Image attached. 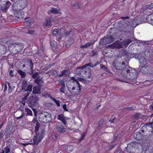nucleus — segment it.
I'll list each match as a JSON object with an SVG mask.
<instances>
[{"label": "nucleus", "mask_w": 153, "mask_h": 153, "mask_svg": "<svg viewBox=\"0 0 153 153\" xmlns=\"http://www.w3.org/2000/svg\"><path fill=\"white\" fill-rule=\"evenodd\" d=\"M33 86L32 85H29L27 87V88L26 89V90L31 92L32 91Z\"/></svg>", "instance_id": "37998d69"}, {"label": "nucleus", "mask_w": 153, "mask_h": 153, "mask_svg": "<svg viewBox=\"0 0 153 153\" xmlns=\"http://www.w3.org/2000/svg\"><path fill=\"white\" fill-rule=\"evenodd\" d=\"M147 131L146 126H144L142 127L141 129V131L142 133H144Z\"/></svg>", "instance_id": "8fccbe9b"}, {"label": "nucleus", "mask_w": 153, "mask_h": 153, "mask_svg": "<svg viewBox=\"0 0 153 153\" xmlns=\"http://www.w3.org/2000/svg\"><path fill=\"white\" fill-rule=\"evenodd\" d=\"M74 6L75 7V9H79L82 7L81 3L77 2L74 4Z\"/></svg>", "instance_id": "c85d7f7f"}, {"label": "nucleus", "mask_w": 153, "mask_h": 153, "mask_svg": "<svg viewBox=\"0 0 153 153\" xmlns=\"http://www.w3.org/2000/svg\"><path fill=\"white\" fill-rule=\"evenodd\" d=\"M57 119L61 121H64L65 117L63 114H61L58 115Z\"/></svg>", "instance_id": "58836bf2"}, {"label": "nucleus", "mask_w": 153, "mask_h": 153, "mask_svg": "<svg viewBox=\"0 0 153 153\" xmlns=\"http://www.w3.org/2000/svg\"><path fill=\"white\" fill-rule=\"evenodd\" d=\"M39 120L42 122L48 123L51 121L52 117L49 114L44 112L39 114Z\"/></svg>", "instance_id": "f03ea898"}, {"label": "nucleus", "mask_w": 153, "mask_h": 153, "mask_svg": "<svg viewBox=\"0 0 153 153\" xmlns=\"http://www.w3.org/2000/svg\"><path fill=\"white\" fill-rule=\"evenodd\" d=\"M12 9L13 11H17L22 9L19 3L16 0L12 5Z\"/></svg>", "instance_id": "0eeeda50"}, {"label": "nucleus", "mask_w": 153, "mask_h": 153, "mask_svg": "<svg viewBox=\"0 0 153 153\" xmlns=\"http://www.w3.org/2000/svg\"><path fill=\"white\" fill-rule=\"evenodd\" d=\"M100 66L101 68L102 69H103L105 71L106 69H107V68L104 65L102 64H100Z\"/></svg>", "instance_id": "338daca9"}, {"label": "nucleus", "mask_w": 153, "mask_h": 153, "mask_svg": "<svg viewBox=\"0 0 153 153\" xmlns=\"http://www.w3.org/2000/svg\"><path fill=\"white\" fill-rule=\"evenodd\" d=\"M52 99L54 102L59 107L60 106V101L59 100H57L55 98H53Z\"/></svg>", "instance_id": "a18cd8bd"}, {"label": "nucleus", "mask_w": 153, "mask_h": 153, "mask_svg": "<svg viewBox=\"0 0 153 153\" xmlns=\"http://www.w3.org/2000/svg\"><path fill=\"white\" fill-rule=\"evenodd\" d=\"M26 63L27 65L30 68H32V69L33 68V64L31 60H27Z\"/></svg>", "instance_id": "72a5a7b5"}, {"label": "nucleus", "mask_w": 153, "mask_h": 153, "mask_svg": "<svg viewBox=\"0 0 153 153\" xmlns=\"http://www.w3.org/2000/svg\"><path fill=\"white\" fill-rule=\"evenodd\" d=\"M25 19L26 20L24 22L25 25H29L32 24L33 22V19L29 18H26Z\"/></svg>", "instance_id": "dca6fc26"}, {"label": "nucleus", "mask_w": 153, "mask_h": 153, "mask_svg": "<svg viewBox=\"0 0 153 153\" xmlns=\"http://www.w3.org/2000/svg\"><path fill=\"white\" fill-rule=\"evenodd\" d=\"M40 127V124L39 122H37L36 124V126L35 127V131L36 132V134H37V132L38 131L39 127Z\"/></svg>", "instance_id": "473e14b6"}, {"label": "nucleus", "mask_w": 153, "mask_h": 153, "mask_svg": "<svg viewBox=\"0 0 153 153\" xmlns=\"http://www.w3.org/2000/svg\"><path fill=\"white\" fill-rule=\"evenodd\" d=\"M148 137H153V130L149 131V133L148 134Z\"/></svg>", "instance_id": "052dcab7"}, {"label": "nucleus", "mask_w": 153, "mask_h": 153, "mask_svg": "<svg viewBox=\"0 0 153 153\" xmlns=\"http://www.w3.org/2000/svg\"><path fill=\"white\" fill-rule=\"evenodd\" d=\"M11 5L10 2L8 1H6L5 2L3 3L2 4H1L0 9L3 12H6Z\"/></svg>", "instance_id": "423d86ee"}, {"label": "nucleus", "mask_w": 153, "mask_h": 153, "mask_svg": "<svg viewBox=\"0 0 153 153\" xmlns=\"http://www.w3.org/2000/svg\"><path fill=\"white\" fill-rule=\"evenodd\" d=\"M98 64L96 62H90L88 64H87V66H89L91 68H94Z\"/></svg>", "instance_id": "e433bc0d"}, {"label": "nucleus", "mask_w": 153, "mask_h": 153, "mask_svg": "<svg viewBox=\"0 0 153 153\" xmlns=\"http://www.w3.org/2000/svg\"><path fill=\"white\" fill-rule=\"evenodd\" d=\"M121 55L123 56H128V55L129 54V53L127 52L124 49H122L120 52Z\"/></svg>", "instance_id": "f704fd0d"}, {"label": "nucleus", "mask_w": 153, "mask_h": 153, "mask_svg": "<svg viewBox=\"0 0 153 153\" xmlns=\"http://www.w3.org/2000/svg\"><path fill=\"white\" fill-rule=\"evenodd\" d=\"M121 63L120 62L118 61V59H116L114 61L113 65L116 69L119 70V69L122 68L120 67Z\"/></svg>", "instance_id": "9d476101"}, {"label": "nucleus", "mask_w": 153, "mask_h": 153, "mask_svg": "<svg viewBox=\"0 0 153 153\" xmlns=\"http://www.w3.org/2000/svg\"><path fill=\"white\" fill-rule=\"evenodd\" d=\"M104 42H105V39H104V37L102 38L100 41L99 44L100 45H102L104 44Z\"/></svg>", "instance_id": "de8ad7c7"}, {"label": "nucleus", "mask_w": 153, "mask_h": 153, "mask_svg": "<svg viewBox=\"0 0 153 153\" xmlns=\"http://www.w3.org/2000/svg\"><path fill=\"white\" fill-rule=\"evenodd\" d=\"M136 108V106L135 105H132L131 107H127L126 109L128 110H134Z\"/></svg>", "instance_id": "09e8293b"}, {"label": "nucleus", "mask_w": 153, "mask_h": 153, "mask_svg": "<svg viewBox=\"0 0 153 153\" xmlns=\"http://www.w3.org/2000/svg\"><path fill=\"white\" fill-rule=\"evenodd\" d=\"M147 8L151 9L153 8V3H151L147 6Z\"/></svg>", "instance_id": "774afa93"}, {"label": "nucleus", "mask_w": 153, "mask_h": 153, "mask_svg": "<svg viewBox=\"0 0 153 153\" xmlns=\"http://www.w3.org/2000/svg\"><path fill=\"white\" fill-rule=\"evenodd\" d=\"M128 69H129V68H128V69H125V70H122L121 72V75L124 78H126V77H125L124 76V75H123H123H124V74H125V75H128V74L127 72H126V71L127 70H128Z\"/></svg>", "instance_id": "79ce46f5"}, {"label": "nucleus", "mask_w": 153, "mask_h": 153, "mask_svg": "<svg viewBox=\"0 0 153 153\" xmlns=\"http://www.w3.org/2000/svg\"><path fill=\"white\" fill-rule=\"evenodd\" d=\"M128 75H123L126 77V79H135L137 77L138 74L136 70L132 68H129V69L126 71Z\"/></svg>", "instance_id": "f257e3e1"}, {"label": "nucleus", "mask_w": 153, "mask_h": 153, "mask_svg": "<svg viewBox=\"0 0 153 153\" xmlns=\"http://www.w3.org/2000/svg\"><path fill=\"white\" fill-rule=\"evenodd\" d=\"M11 47L13 48L15 50V53L21 52L23 48V46L21 43H18L10 44Z\"/></svg>", "instance_id": "39448f33"}, {"label": "nucleus", "mask_w": 153, "mask_h": 153, "mask_svg": "<svg viewBox=\"0 0 153 153\" xmlns=\"http://www.w3.org/2000/svg\"><path fill=\"white\" fill-rule=\"evenodd\" d=\"M60 83L61 84V88L60 89V91L62 93H64L65 91V86L64 82L62 81Z\"/></svg>", "instance_id": "b1692460"}, {"label": "nucleus", "mask_w": 153, "mask_h": 153, "mask_svg": "<svg viewBox=\"0 0 153 153\" xmlns=\"http://www.w3.org/2000/svg\"><path fill=\"white\" fill-rule=\"evenodd\" d=\"M142 67L140 70V72L144 74H146L147 73V69L149 67L148 65H146V66H142Z\"/></svg>", "instance_id": "5701e85b"}, {"label": "nucleus", "mask_w": 153, "mask_h": 153, "mask_svg": "<svg viewBox=\"0 0 153 153\" xmlns=\"http://www.w3.org/2000/svg\"><path fill=\"white\" fill-rule=\"evenodd\" d=\"M13 130V127H11V126H10L9 125L8 127H7V129H6L5 133L6 134H10Z\"/></svg>", "instance_id": "bb28decb"}, {"label": "nucleus", "mask_w": 153, "mask_h": 153, "mask_svg": "<svg viewBox=\"0 0 153 153\" xmlns=\"http://www.w3.org/2000/svg\"><path fill=\"white\" fill-rule=\"evenodd\" d=\"M146 20L147 22L153 25V14L149 15L146 16Z\"/></svg>", "instance_id": "f3484780"}, {"label": "nucleus", "mask_w": 153, "mask_h": 153, "mask_svg": "<svg viewBox=\"0 0 153 153\" xmlns=\"http://www.w3.org/2000/svg\"><path fill=\"white\" fill-rule=\"evenodd\" d=\"M46 74H49V75L53 74L55 76H57L58 75L57 73L54 70H52L46 73Z\"/></svg>", "instance_id": "c9c22d12"}, {"label": "nucleus", "mask_w": 153, "mask_h": 153, "mask_svg": "<svg viewBox=\"0 0 153 153\" xmlns=\"http://www.w3.org/2000/svg\"><path fill=\"white\" fill-rule=\"evenodd\" d=\"M138 19H136L134 20L132 22V25L133 27H135L139 24L141 23V21H139V20L138 21Z\"/></svg>", "instance_id": "4be33fe9"}, {"label": "nucleus", "mask_w": 153, "mask_h": 153, "mask_svg": "<svg viewBox=\"0 0 153 153\" xmlns=\"http://www.w3.org/2000/svg\"><path fill=\"white\" fill-rule=\"evenodd\" d=\"M51 21L49 17H47L45 22L44 23V25L45 26H48L51 25Z\"/></svg>", "instance_id": "cd10ccee"}, {"label": "nucleus", "mask_w": 153, "mask_h": 153, "mask_svg": "<svg viewBox=\"0 0 153 153\" xmlns=\"http://www.w3.org/2000/svg\"><path fill=\"white\" fill-rule=\"evenodd\" d=\"M33 68L32 69V68H30L27 71V73L30 75H32L33 74Z\"/></svg>", "instance_id": "864d4df0"}, {"label": "nucleus", "mask_w": 153, "mask_h": 153, "mask_svg": "<svg viewBox=\"0 0 153 153\" xmlns=\"http://www.w3.org/2000/svg\"><path fill=\"white\" fill-rule=\"evenodd\" d=\"M34 82L38 84L40 87L42 86L43 83L44 81L42 80V78H40L39 76H38L37 78L34 80Z\"/></svg>", "instance_id": "ddd939ff"}, {"label": "nucleus", "mask_w": 153, "mask_h": 153, "mask_svg": "<svg viewBox=\"0 0 153 153\" xmlns=\"http://www.w3.org/2000/svg\"><path fill=\"white\" fill-rule=\"evenodd\" d=\"M19 3L22 9L25 7L28 4L27 0H16Z\"/></svg>", "instance_id": "6e6552de"}, {"label": "nucleus", "mask_w": 153, "mask_h": 153, "mask_svg": "<svg viewBox=\"0 0 153 153\" xmlns=\"http://www.w3.org/2000/svg\"><path fill=\"white\" fill-rule=\"evenodd\" d=\"M25 111L27 112L26 115H29L30 116L33 115V113L31 110L29 108H25Z\"/></svg>", "instance_id": "7c9ffc66"}, {"label": "nucleus", "mask_w": 153, "mask_h": 153, "mask_svg": "<svg viewBox=\"0 0 153 153\" xmlns=\"http://www.w3.org/2000/svg\"><path fill=\"white\" fill-rule=\"evenodd\" d=\"M1 49H2L4 51H0V56L1 55L4 54L6 50V48L3 45L2 46V48Z\"/></svg>", "instance_id": "49530a36"}, {"label": "nucleus", "mask_w": 153, "mask_h": 153, "mask_svg": "<svg viewBox=\"0 0 153 153\" xmlns=\"http://www.w3.org/2000/svg\"><path fill=\"white\" fill-rule=\"evenodd\" d=\"M33 140L34 142L33 144L37 145V137L36 136H35L34 138L33 139Z\"/></svg>", "instance_id": "6e6d98bb"}, {"label": "nucleus", "mask_w": 153, "mask_h": 153, "mask_svg": "<svg viewBox=\"0 0 153 153\" xmlns=\"http://www.w3.org/2000/svg\"><path fill=\"white\" fill-rule=\"evenodd\" d=\"M35 31L34 30H27V32L26 33H28L30 35H32L35 33Z\"/></svg>", "instance_id": "13d9d810"}, {"label": "nucleus", "mask_w": 153, "mask_h": 153, "mask_svg": "<svg viewBox=\"0 0 153 153\" xmlns=\"http://www.w3.org/2000/svg\"><path fill=\"white\" fill-rule=\"evenodd\" d=\"M103 120L102 119L100 120L98 122V125L99 126H101L103 123Z\"/></svg>", "instance_id": "69168bd1"}, {"label": "nucleus", "mask_w": 153, "mask_h": 153, "mask_svg": "<svg viewBox=\"0 0 153 153\" xmlns=\"http://www.w3.org/2000/svg\"><path fill=\"white\" fill-rule=\"evenodd\" d=\"M104 39H105V42L107 44L110 43L114 41L115 39L114 37L111 35L105 36L104 37Z\"/></svg>", "instance_id": "1a4fd4ad"}, {"label": "nucleus", "mask_w": 153, "mask_h": 153, "mask_svg": "<svg viewBox=\"0 0 153 153\" xmlns=\"http://www.w3.org/2000/svg\"><path fill=\"white\" fill-rule=\"evenodd\" d=\"M17 72L21 76V78H24L25 77L26 75L25 72L23 71H22L20 70H18Z\"/></svg>", "instance_id": "aec40b11"}, {"label": "nucleus", "mask_w": 153, "mask_h": 153, "mask_svg": "<svg viewBox=\"0 0 153 153\" xmlns=\"http://www.w3.org/2000/svg\"><path fill=\"white\" fill-rule=\"evenodd\" d=\"M23 91H24V92L23 94L24 97L28 98L27 97L29 95L31 92L26 90V89H25V90Z\"/></svg>", "instance_id": "ea45409f"}, {"label": "nucleus", "mask_w": 153, "mask_h": 153, "mask_svg": "<svg viewBox=\"0 0 153 153\" xmlns=\"http://www.w3.org/2000/svg\"><path fill=\"white\" fill-rule=\"evenodd\" d=\"M95 42V41L91 40L89 42H87L85 45H82L80 46V48H86L88 47H90L91 45L94 44Z\"/></svg>", "instance_id": "f8f14e48"}, {"label": "nucleus", "mask_w": 153, "mask_h": 153, "mask_svg": "<svg viewBox=\"0 0 153 153\" xmlns=\"http://www.w3.org/2000/svg\"><path fill=\"white\" fill-rule=\"evenodd\" d=\"M4 150L5 153H9L10 151V149L7 147H5Z\"/></svg>", "instance_id": "4d7b16f0"}, {"label": "nucleus", "mask_w": 153, "mask_h": 153, "mask_svg": "<svg viewBox=\"0 0 153 153\" xmlns=\"http://www.w3.org/2000/svg\"><path fill=\"white\" fill-rule=\"evenodd\" d=\"M134 137L136 139L140 140L143 138V135L140 132H137L134 134Z\"/></svg>", "instance_id": "4468645a"}, {"label": "nucleus", "mask_w": 153, "mask_h": 153, "mask_svg": "<svg viewBox=\"0 0 153 153\" xmlns=\"http://www.w3.org/2000/svg\"><path fill=\"white\" fill-rule=\"evenodd\" d=\"M77 83L78 84V87H77V88H79L78 89H76V91H73L71 92V94L74 95H79L80 93V91H81V86L79 84V82H78L77 81H76Z\"/></svg>", "instance_id": "2eb2a0df"}, {"label": "nucleus", "mask_w": 153, "mask_h": 153, "mask_svg": "<svg viewBox=\"0 0 153 153\" xmlns=\"http://www.w3.org/2000/svg\"><path fill=\"white\" fill-rule=\"evenodd\" d=\"M48 13L53 14H58L59 13V10L56 8H52L48 11Z\"/></svg>", "instance_id": "412c9836"}, {"label": "nucleus", "mask_w": 153, "mask_h": 153, "mask_svg": "<svg viewBox=\"0 0 153 153\" xmlns=\"http://www.w3.org/2000/svg\"><path fill=\"white\" fill-rule=\"evenodd\" d=\"M59 31H60V35H62L64 34L65 32V29L64 28H62L59 30Z\"/></svg>", "instance_id": "bf43d9fd"}, {"label": "nucleus", "mask_w": 153, "mask_h": 153, "mask_svg": "<svg viewBox=\"0 0 153 153\" xmlns=\"http://www.w3.org/2000/svg\"><path fill=\"white\" fill-rule=\"evenodd\" d=\"M116 47L117 48H120L122 47V46L121 43L120 42H116Z\"/></svg>", "instance_id": "3c124183"}, {"label": "nucleus", "mask_w": 153, "mask_h": 153, "mask_svg": "<svg viewBox=\"0 0 153 153\" xmlns=\"http://www.w3.org/2000/svg\"><path fill=\"white\" fill-rule=\"evenodd\" d=\"M86 133L84 132L82 135V136L81 137V138L79 139V142H80L82 140H83V139L85 138V136Z\"/></svg>", "instance_id": "603ef678"}, {"label": "nucleus", "mask_w": 153, "mask_h": 153, "mask_svg": "<svg viewBox=\"0 0 153 153\" xmlns=\"http://www.w3.org/2000/svg\"><path fill=\"white\" fill-rule=\"evenodd\" d=\"M70 74L69 71L68 70H64L62 72L61 74L59 75V76L61 77L63 75L69 76Z\"/></svg>", "instance_id": "393cba45"}, {"label": "nucleus", "mask_w": 153, "mask_h": 153, "mask_svg": "<svg viewBox=\"0 0 153 153\" xmlns=\"http://www.w3.org/2000/svg\"><path fill=\"white\" fill-rule=\"evenodd\" d=\"M38 73L35 72L32 75H31V76L33 79H35L37 77V76H38Z\"/></svg>", "instance_id": "5fc2aeb1"}, {"label": "nucleus", "mask_w": 153, "mask_h": 153, "mask_svg": "<svg viewBox=\"0 0 153 153\" xmlns=\"http://www.w3.org/2000/svg\"><path fill=\"white\" fill-rule=\"evenodd\" d=\"M27 98L24 97L21 99V102L22 104V105L24 106L25 105L26 100Z\"/></svg>", "instance_id": "a19ab883"}, {"label": "nucleus", "mask_w": 153, "mask_h": 153, "mask_svg": "<svg viewBox=\"0 0 153 153\" xmlns=\"http://www.w3.org/2000/svg\"><path fill=\"white\" fill-rule=\"evenodd\" d=\"M73 149V147L71 146H68L67 147V150L68 152H70L72 151Z\"/></svg>", "instance_id": "c03bdc74"}, {"label": "nucleus", "mask_w": 153, "mask_h": 153, "mask_svg": "<svg viewBox=\"0 0 153 153\" xmlns=\"http://www.w3.org/2000/svg\"><path fill=\"white\" fill-rule=\"evenodd\" d=\"M25 115V114L24 113H22L21 115L19 117H16V118L17 120H19L22 118Z\"/></svg>", "instance_id": "0e129e2a"}, {"label": "nucleus", "mask_w": 153, "mask_h": 153, "mask_svg": "<svg viewBox=\"0 0 153 153\" xmlns=\"http://www.w3.org/2000/svg\"><path fill=\"white\" fill-rule=\"evenodd\" d=\"M56 129L58 131L62 133L65 132L66 130L62 126H57Z\"/></svg>", "instance_id": "a211bd4d"}, {"label": "nucleus", "mask_w": 153, "mask_h": 153, "mask_svg": "<svg viewBox=\"0 0 153 153\" xmlns=\"http://www.w3.org/2000/svg\"><path fill=\"white\" fill-rule=\"evenodd\" d=\"M7 84L9 86L8 91L9 93H11L12 91V87L10 85V83L7 82Z\"/></svg>", "instance_id": "e2e57ef3"}, {"label": "nucleus", "mask_w": 153, "mask_h": 153, "mask_svg": "<svg viewBox=\"0 0 153 153\" xmlns=\"http://www.w3.org/2000/svg\"><path fill=\"white\" fill-rule=\"evenodd\" d=\"M120 67H121L122 68L119 69V70H125V69H127L128 68V69L129 68H131V67H129L128 63L126 61L122 62L121 63Z\"/></svg>", "instance_id": "9b49d317"}, {"label": "nucleus", "mask_w": 153, "mask_h": 153, "mask_svg": "<svg viewBox=\"0 0 153 153\" xmlns=\"http://www.w3.org/2000/svg\"><path fill=\"white\" fill-rule=\"evenodd\" d=\"M135 53H130L128 55V57L130 58H134Z\"/></svg>", "instance_id": "680f3d73"}, {"label": "nucleus", "mask_w": 153, "mask_h": 153, "mask_svg": "<svg viewBox=\"0 0 153 153\" xmlns=\"http://www.w3.org/2000/svg\"><path fill=\"white\" fill-rule=\"evenodd\" d=\"M52 33L55 35H59L60 34V31L56 28L54 29L52 31Z\"/></svg>", "instance_id": "2f4dec72"}, {"label": "nucleus", "mask_w": 153, "mask_h": 153, "mask_svg": "<svg viewBox=\"0 0 153 153\" xmlns=\"http://www.w3.org/2000/svg\"><path fill=\"white\" fill-rule=\"evenodd\" d=\"M134 58L138 59L139 60H141L143 58V56L140 53H136L135 54Z\"/></svg>", "instance_id": "c756f323"}, {"label": "nucleus", "mask_w": 153, "mask_h": 153, "mask_svg": "<svg viewBox=\"0 0 153 153\" xmlns=\"http://www.w3.org/2000/svg\"><path fill=\"white\" fill-rule=\"evenodd\" d=\"M27 86V81L25 80H24L23 81L21 87L22 88L21 90V91H23V90H25Z\"/></svg>", "instance_id": "6ab92c4d"}, {"label": "nucleus", "mask_w": 153, "mask_h": 153, "mask_svg": "<svg viewBox=\"0 0 153 153\" xmlns=\"http://www.w3.org/2000/svg\"><path fill=\"white\" fill-rule=\"evenodd\" d=\"M132 42V40L131 39H128L124 40L123 43L125 47H127L128 45Z\"/></svg>", "instance_id": "a878e982"}, {"label": "nucleus", "mask_w": 153, "mask_h": 153, "mask_svg": "<svg viewBox=\"0 0 153 153\" xmlns=\"http://www.w3.org/2000/svg\"><path fill=\"white\" fill-rule=\"evenodd\" d=\"M142 59H143L142 61H141V60H139L141 64V65H143V66L146 65L147 64V62L146 59L143 57V58Z\"/></svg>", "instance_id": "4c0bfd02"}, {"label": "nucleus", "mask_w": 153, "mask_h": 153, "mask_svg": "<svg viewBox=\"0 0 153 153\" xmlns=\"http://www.w3.org/2000/svg\"><path fill=\"white\" fill-rule=\"evenodd\" d=\"M38 100V99L36 96L33 95L28 97L26 103L29 107H33L36 103Z\"/></svg>", "instance_id": "20e7f679"}, {"label": "nucleus", "mask_w": 153, "mask_h": 153, "mask_svg": "<svg viewBox=\"0 0 153 153\" xmlns=\"http://www.w3.org/2000/svg\"><path fill=\"white\" fill-rule=\"evenodd\" d=\"M129 25V22L128 21L124 20L122 23H118V29L121 32L126 33L128 29Z\"/></svg>", "instance_id": "7ed1b4c3"}]
</instances>
